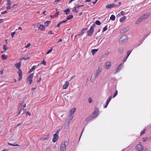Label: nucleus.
<instances>
[{
  "label": "nucleus",
  "instance_id": "72a5a7b5",
  "mask_svg": "<svg viewBox=\"0 0 151 151\" xmlns=\"http://www.w3.org/2000/svg\"><path fill=\"white\" fill-rule=\"evenodd\" d=\"M30 58V57H29V56H27L26 57H23L22 59L21 60H28Z\"/></svg>",
  "mask_w": 151,
  "mask_h": 151
},
{
  "label": "nucleus",
  "instance_id": "1a4fd4ad",
  "mask_svg": "<svg viewBox=\"0 0 151 151\" xmlns=\"http://www.w3.org/2000/svg\"><path fill=\"white\" fill-rule=\"evenodd\" d=\"M127 40V36L126 35H123L120 38L119 40L120 42H125Z\"/></svg>",
  "mask_w": 151,
  "mask_h": 151
},
{
  "label": "nucleus",
  "instance_id": "5fc2aeb1",
  "mask_svg": "<svg viewBox=\"0 0 151 151\" xmlns=\"http://www.w3.org/2000/svg\"><path fill=\"white\" fill-rule=\"evenodd\" d=\"M84 6V5H77V8H79V7H83Z\"/></svg>",
  "mask_w": 151,
  "mask_h": 151
},
{
  "label": "nucleus",
  "instance_id": "680f3d73",
  "mask_svg": "<svg viewBox=\"0 0 151 151\" xmlns=\"http://www.w3.org/2000/svg\"><path fill=\"white\" fill-rule=\"evenodd\" d=\"M21 124H22V123H20L18 124L17 125L16 127H17L19 126H20Z\"/></svg>",
  "mask_w": 151,
  "mask_h": 151
},
{
  "label": "nucleus",
  "instance_id": "b1692460",
  "mask_svg": "<svg viewBox=\"0 0 151 151\" xmlns=\"http://www.w3.org/2000/svg\"><path fill=\"white\" fill-rule=\"evenodd\" d=\"M73 17V16L72 15H70L67 18V20H70L72 19Z\"/></svg>",
  "mask_w": 151,
  "mask_h": 151
},
{
  "label": "nucleus",
  "instance_id": "412c9836",
  "mask_svg": "<svg viewBox=\"0 0 151 151\" xmlns=\"http://www.w3.org/2000/svg\"><path fill=\"white\" fill-rule=\"evenodd\" d=\"M51 21H47L44 22L45 26L47 27L49 25L50 23L51 22Z\"/></svg>",
  "mask_w": 151,
  "mask_h": 151
},
{
  "label": "nucleus",
  "instance_id": "f03ea898",
  "mask_svg": "<svg viewBox=\"0 0 151 151\" xmlns=\"http://www.w3.org/2000/svg\"><path fill=\"white\" fill-rule=\"evenodd\" d=\"M69 144V141H64L63 142L61 143L60 146V151H66V147Z\"/></svg>",
  "mask_w": 151,
  "mask_h": 151
},
{
  "label": "nucleus",
  "instance_id": "4c0bfd02",
  "mask_svg": "<svg viewBox=\"0 0 151 151\" xmlns=\"http://www.w3.org/2000/svg\"><path fill=\"white\" fill-rule=\"evenodd\" d=\"M7 5H10V4H11V0H8L7 1Z\"/></svg>",
  "mask_w": 151,
  "mask_h": 151
},
{
  "label": "nucleus",
  "instance_id": "c03bdc74",
  "mask_svg": "<svg viewBox=\"0 0 151 151\" xmlns=\"http://www.w3.org/2000/svg\"><path fill=\"white\" fill-rule=\"evenodd\" d=\"M52 48L50 50H48L46 54H48L52 52Z\"/></svg>",
  "mask_w": 151,
  "mask_h": 151
},
{
  "label": "nucleus",
  "instance_id": "6e6552de",
  "mask_svg": "<svg viewBox=\"0 0 151 151\" xmlns=\"http://www.w3.org/2000/svg\"><path fill=\"white\" fill-rule=\"evenodd\" d=\"M59 133V131H58L55 134H53V137L52 141L54 142H55L58 141V138Z\"/></svg>",
  "mask_w": 151,
  "mask_h": 151
},
{
  "label": "nucleus",
  "instance_id": "473e14b6",
  "mask_svg": "<svg viewBox=\"0 0 151 151\" xmlns=\"http://www.w3.org/2000/svg\"><path fill=\"white\" fill-rule=\"evenodd\" d=\"M64 12H65L66 14H67L69 13L70 10L69 9H67L66 10H64Z\"/></svg>",
  "mask_w": 151,
  "mask_h": 151
},
{
  "label": "nucleus",
  "instance_id": "0eeeda50",
  "mask_svg": "<svg viewBox=\"0 0 151 151\" xmlns=\"http://www.w3.org/2000/svg\"><path fill=\"white\" fill-rule=\"evenodd\" d=\"M34 74L33 73L30 74L27 79V83L28 84H30L33 81Z\"/></svg>",
  "mask_w": 151,
  "mask_h": 151
},
{
  "label": "nucleus",
  "instance_id": "a878e982",
  "mask_svg": "<svg viewBox=\"0 0 151 151\" xmlns=\"http://www.w3.org/2000/svg\"><path fill=\"white\" fill-rule=\"evenodd\" d=\"M110 19L113 21H114L115 19V17L114 15H112L110 17Z\"/></svg>",
  "mask_w": 151,
  "mask_h": 151
},
{
  "label": "nucleus",
  "instance_id": "603ef678",
  "mask_svg": "<svg viewBox=\"0 0 151 151\" xmlns=\"http://www.w3.org/2000/svg\"><path fill=\"white\" fill-rule=\"evenodd\" d=\"M7 13V12L5 10V11H4L3 12L1 13V14H6V13Z\"/></svg>",
  "mask_w": 151,
  "mask_h": 151
},
{
  "label": "nucleus",
  "instance_id": "052dcab7",
  "mask_svg": "<svg viewBox=\"0 0 151 151\" xmlns=\"http://www.w3.org/2000/svg\"><path fill=\"white\" fill-rule=\"evenodd\" d=\"M8 144L9 145L12 146H14V144H12L11 143H8Z\"/></svg>",
  "mask_w": 151,
  "mask_h": 151
},
{
  "label": "nucleus",
  "instance_id": "7c9ffc66",
  "mask_svg": "<svg viewBox=\"0 0 151 151\" xmlns=\"http://www.w3.org/2000/svg\"><path fill=\"white\" fill-rule=\"evenodd\" d=\"M111 96H110L109 97V98H108V100H107V101L106 102V103H107V104H108L109 103V102H110V101L111 100Z\"/></svg>",
  "mask_w": 151,
  "mask_h": 151
},
{
  "label": "nucleus",
  "instance_id": "e2e57ef3",
  "mask_svg": "<svg viewBox=\"0 0 151 151\" xmlns=\"http://www.w3.org/2000/svg\"><path fill=\"white\" fill-rule=\"evenodd\" d=\"M3 73V70H1L0 71V74L1 75H2Z\"/></svg>",
  "mask_w": 151,
  "mask_h": 151
},
{
  "label": "nucleus",
  "instance_id": "c9c22d12",
  "mask_svg": "<svg viewBox=\"0 0 151 151\" xmlns=\"http://www.w3.org/2000/svg\"><path fill=\"white\" fill-rule=\"evenodd\" d=\"M96 24L98 25H100L101 24V22L99 20H97L95 22Z\"/></svg>",
  "mask_w": 151,
  "mask_h": 151
},
{
  "label": "nucleus",
  "instance_id": "dca6fc26",
  "mask_svg": "<svg viewBox=\"0 0 151 151\" xmlns=\"http://www.w3.org/2000/svg\"><path fill=\"white\" fill-rule=\"evenodd\" d=\"M38 29L41 31L45 30V27L44 25L40 24L38 27Z\"/></svg>",
  "mask_w": 151,
  "mask_h": 151
},
{
  "label": "nucleus",
  "instance_id": "3c124183",
  "mask_svg": "<svg viewBox=\"0 0 151 151\" xmlns=\"http://www.w3.org/2000/svg\"><path fill=\"white\" fill-rule=\"evenodd\" d=\"M31 45V44L30 43H28L27 45L25 47L26 48H28Z\"/></svg>",
  "mask_w": 151,
  "mask_h": 151
},
{
  "label": "nucleus",
  "instance_id": "2eb2a0df",
  "mask_svg": "<svg viewBox=\"0 0 151 151\" xmlns=\"http://www.w3.org/2000/svg\"><path fill=\"white\" fill-rule=\"evenodd\" d=\"M105 68L106 69H108L111 66V63L110 62H106L105 65Z\"/></svg>",
  "mask_w": 151,
  "mask_h": 151
},
{
  "label": "nucleus",
  "instance_id": "cd10ccee",
  "mask_svg": "<svg viewBox=\"0 0 151 151\" xmlns=\"http://www.w3.org/2000/svg\"><path fill=\"white\" fill-rule=\"evenodd\" d=\"M50 136L48 135L47 137H42L40 139L41 140H47L48 139V138Z\"/></svg>",
  "mask_w": 151,
  "mask_h": 151
},
{
  "label": "nucleus",
  "instance_id": "6e6d98bb",
  "mask_svg": "<svg viewBox=\"0 0 151 151\" xmlns=\"http://www.w3.org/2000/svg\"><path fill=\"white\" fill-rule=\"evenodd\" d=\"M67 20L66 19V20H63V21L60 22H61V24H62V23H65V22H67Z\"/></svg>",
  "mask_w": 151,
  "mask_h": 151
},
{
  "label": "nucleus",
  "instance_id": "393cba45",
  "mask_svg": "<svg viewBox=\"0 0 151 151\" xmlns=\"http://www.w3.org/2000/svg\"><path fill=\"white\" fill-rule=\"evenodd\" d=\"M70 121H68V122H66L64 124L65 126V127H66L67 128L69 126V123H70Z\"/></svg>",
  "mask_w": 151,
  "mask_h": 151
},
{
  "label": "nucleus",
  "instance_id": "aec40b11",
  "mask_svg": "<svg viewBox=\"0 0 151 151\" xmlns=\"http://www.w3.org/2000/svg\"><path fill=\"white\" fill-rule=\"evenodd\" d=\"M7 56L5 54H3L1 56V59L3 60H4L7 59Z\"/></svg>",
  "mask_w": 151,
  "mask_h": 151
},
{
  "label": "nucleus",
  "instance_id": "c85d7f7f",
  "mask_svg": "<svg viewBox=\"0 0 151 151\" xmlns=\"http://www.w3.org/2000/svg\"><path fill=\"white\" fill-rule=\"evenodd\" d=\"M126 18V17L125 16H124L122 17L120 19L119 21L120 22H122L124 21Z\"/></svg>",
  "mask_w": 151,
  "mask_h": 151
},
{
  "label": "nucleus",
  "instance_id": "a19ab883",
  "mask_svg": "<svg viewBox=\"0 0 151 151\" xmlns=\"http://www.w3.org/2000/svg\"><path fill=\"white\" fill-rule=\"evenodd\" d=\"M109 52L108 51H107L105 52L104 53L105 57L109 55Z\"/></svg>",
  "mask_w": 151,
  "mask_h": 151
},
{
  "label": "nucleus",
  "instance_id": "13d9d810",
  "mask_svg": "<svg viewBox=\"0 0 151 151\" xmlns=\"http://www.w3.org/2000/svg\"><path fill=\"white\" fill-rule=\"evenodd\" d=\"M41 78L40 77V79L37 81V83H39L40 82V81L41 80Z\"/></svg>",
  "mask_w": 151,
  "mask_h": 151
},
{
  "label": "nucleus",
  "instance_id": "5701e85b",
  "mask_svg": "<svg viewBox=\"0 0 151 151\" xmlns=\"http://www.w3.org/2000/svg\"><path fill=\"white\" fill-rule=\"evenodd\" d=\"M35 66L34 65L29 70V73H31L33 70H35Z\"/></svg>",
  "mask_w": 151,
  "mask_h": 151
},
{
  "label": "nucleus",
  "instance_id": "bf43d9fd",
  "mask_svg": "<svg viewBox=\"0 0 151 151\" xmlns=\"http://www.w3.org/2000/svg\"><path fill=\"white\" fill-rule=\"evenodd\" d=\"M87 28H83V29L82 30H83V31H86V30H87Z\"/></svg>",
  "mask_w": 151,
  "mask_h": 151
},
{
  "label": "nucleus",
  "instance_id": "f8f14e48",
  "mask_svg": "<svg viewBox=\"0 0 151 151\" xmlns=\"http://www.w3.org/2000/svg\"><path fill=\"white\" fill-rule=\"evenodd\" d=\"M69 85V82L68 81H66L63 86V88L64 89H66L68 88Z\"/></svg>",
  "mask_w": 151,
  "mask_h": 151
},
{
  "label": "nucleus",
  "instance_id": "0e129e2a",
  "mask_svg": "<svg viewBox=\"0 0 151 151\" xmlns=\"http://www.w3.org/2000/svg\"><path fill=\"white\" fill-rule=\"evenodd\" d=\"M61 24V22H60L59 23H58V25H57V27H60V25Z\"/></svg>",
  "mask_w": 151,
  "mask_h": 151
},
{
  "label": "nucleus",
  "instance_id": "20e7f679",
  "mask_svg": "<svg viewBox=\"0 0 151 151\" xmlns=\"http://www.w3.org/2000/svg\"><path fill=\"white\" fill-rule=\"evenodd\" d=\"M95 24L93 23L91 27L89 30L87 32V34L88 36H91L93 34L94 30V28L95 27Z\"/></svg>",
  "mask_w": 151,
  "mask_h": 151
},
{
  "label": "nucleus",
  "instance_id": "f257e3e1",
  "mask_svg": "<svg viewBox=\"0 0 151 151\" xmlns=\"http://www.w3.org/2000/svg\"><path fill=\"white\" fill-rule=\"evenodd\" d=\"M15 67L16 68L18 69V71L17 72L18 74L19 78L18 80L19 81L21 80L22 78V73L21 70L20 68V67L21 66V63H17L15 65Z\"/></svg>",
  "mask_w": 151,
  "mask_h": 151
},
{
  "label": "nucleus",
  "instance_id": "423d86ee",
  "mask_svg": "<svg viewBox=\"0 0 151 151\" xmlns=\"http://www.w3.org/2000/svg\"><path fill=\"white\" fill-rule=\"evenodd\" d=\"M118 4H115V3L108 4L106 6V8L108 9H111L112 7L119 6L121 4V2L120 1H119L118 2Z\"/></svg>",
  "mask_w": 151,
  "mask_h": 151
},
{
  "label": "nucleus",
  "instance_id": "ea45409f",
  "mask_svg": "<svg viewBox=\"0 0 151 151\" xmlns=\"http://www.w3.org/2000/svg\"><path fill=\"white\" fill-rule=\"evenodd\" d=\"M41 64H44L45 65H46V62L44 60H43L41 63Z\"/></svg>",
  "mask_w": 151,
  "mask_h": 151
},
{
  "label": "nucleus",
  "instance_id": "39448f33",
  "mask_svg": "<svg viewBox=\"0 0 151 151\" xmlns=\"http://www.w3.org/2000/svg\"><path fill=\"white\" fill-rule=\"evenodd\" d=\"M99 112L98 108L96 107L95 108L94 111L91 115L92 118H93L97 117L99 114Z\"/></svg>",
  "mask_w": 151,
  "mask_h": 151
},
{
  "label": "nucleus",
  "instance_id": "ddd939ff",
  "mask_svg": "<svg viewBox=\"0 0 151 151\" xmlns=\"http://www.w3.org/2000/svg\"><path fill=\"white\" fill-rule=\"evenodd\" d=\"M144 20L142 16H141L137 19L136 22V24H139Z\"/></svg>",
  "mask_w": 151,
  "mask_h": 151
},
{
  "label": "nucleus",
  "instance_id": "2f4dec72",
  "mask_svg": "<svg viewBox=\"0 0 151 151\" xmlns=\"http://www.w3.org/2000/svg\"><path fill=\"white\" fill-rule=\"evenodd\" d=\"M119 52L120 53H122L123 51V49L122 48H119L118 49Z\"/></svg>",
  "mask_w": 151,
  "mask_h": 151
},
{
  "label": "nucleus",
  "instance_id": "c756f323",
  "mask_svg": "<svg viewBox=\"0 0 151 151\" xmlns=\"http://www.w3.org/2000/svg\"><path fill=\"white\" fill-rule=\"evenodd\" d=\"M146 128H144L141 132L140 135H141L144 134L146 131Z\"/></svg>",
  "mask_w": 151,
  "mask_h": 151
},
{
  "label": "nucleus",
  "instance_id": "79ce46f5",
  "mask_svg": "<svg viewBox=\"0 0 151 151\" xmlns=\"http://www.w3.org/2000/svg\"><path fill=\"white\" fill-rule=\"evenodd\" d=\"M72 114H71L70 115H69V118H70V121H71V120H72L73 119V116L72 115Z\"/></svg>",
  "mask_w": 151,
  "mask_h": 151
},
{
  "label": "nucleus",
  "instance_id": "9d476101",
  "mask_svg": "<svg viewBox=\"0 0 151 151\" xmlns=\"http://www.w3.org/2000/svg\"><path fill=\"white\" fill-rule=\"evenodd\" d=\"M101 68H99L97 69L95 74L94 75V77L95 78H97L99 75V74L101 72Z\"/></svg>",
  "mask_w": 151,
  "mask_h": 151
},
{
  "label": "nucleus",
  "instance_id": "4d7b16f0",
  "mask_svg": "<svg viewBox=\"0 0 151 151\" xmlns=\"http://www.w3.org/2000/svg\"><path fill=\"white\" fill-rule=\"evenodd\" d=\"M120 13L122 15H124V12H123V11H122Z\"/></svg>",
  "mask_w": 151,
  "mask_h": 151
},
{
  "label": "nucleus",
  "instance_id": "6ab92c4d",
  "mask_svg": "<svg viewBox=\"0 0 151 151\" xmlns=\"http://www.w3.org/2000/svg\"><path fill=\"white\" fill-rule=\"evenodd\" d=\"M98 49H93L91 50V52L93 55H94V54H95L96 52H97L98 51Z\"/></svg>",
  "mask_w": 151,
  "mask_h": 151
},
{
  "label": "nucleus",
  "instance_id": "4be33fe9",
  "mask_svg": "<svg viewBox=\"0 0 151 151\" xmlns=\"http://www.w3.org/2000/svg\"><path fill=\"white\" fill-rule=\"evenodd\" d=\"M76 108H74L73 109H72L70 110V112L71 114H73L76 111Z\"/></svg>",
  "mask_w": 151,
  "mask_h": 151
},
{
  "label": "nucleus",
  "instance_id": "de8ad7c7",
  "mask_svg": "<svg viewBox=\"0 0 151 151\" xmlns=\"http://www.w3.org/2000/svg\"><path fill=\"white\" fill-rule=\"evenodd\" d=\"M12 8L11 7V6L10 5H8V6H7L6 8V9L8 10L9 9H10Z\"/></svg>",
  "mask_w": 151,
  "mask_h": 151
},
{
  "label": "nucleus",
  "instance_id": "09e8293b",
  "mask_svg": "<svg viewBox=\"0 0 151 151\" xmlns=\"http://www.w3.org/2000/svg\"><path fill=\"white\" fill-rule=\"evenodd\" d=\"M131 52L129 51H128L127 52V57H128L129 55H130V53H131Z\"/></svg>",
  "mask_w": 151,
  "mask_h": 151
},
{
  "label": "nucleus",
  "instance_id": "9b49d317",
  "mask_svg": "<svg viewBox=\"0 0 151 151\" xmlns=\"http://www.w3.org/2000/svg\"><path fill=\"white\" fill-rule=\"evenodd\" d=\"M136 149L137 150L141 151L143 149V147L140 144L137 145L136 147Z\"/></svg>",
  "mask_w": 151,
  "mask_h": 151
},
{
  "label": "nucleus",
  "instance_id": "bb28decb",
  "mask_svg": "<svg viewBox=\"0 0 151 151\" xmlns=\"http://www.w3.org/2000/svg\"><path fill=\"white\" fill-rule=\"evenodd\" d=\"M3 50H4V52L6 51L8 49V48L7 47V46L6 45H3Z\"/></svg>",
  "mask_w": 151,
  "mask_h": 151
},
{
  "label": "nucleus",
  "instance_id": "f704fd0d",
  "mask_svg": "<svg viewBox=\"0 0 151 151\" xmlns=\"http://www.w3.org/2000/svg\"><path fill=\"white\" fill-rule=\"evenodd\" d=\"M148 138L147 137H144L142 139V141L143 142H145L147 140Z\"/></svg>",
  "mask_w": 151,
  "mask_h": 151
},
{
  "label": "nucleus",
  "instance_id": "49530a36",
  "mask_svg": "<svg viewBox=\"0 0 151 151\" xmlns=\"http://www.w3.org/2000/svg\"><path fill=\"white\" fill-rule=\"evenodd\" d=\"M59 14V12H57L56 13V14L54 15L55 17H58Z\"/></svg>",
  "mask_w": 151,
  "mask_h": 151
},
{
  "label": "nucleus",
  "instance_id": "774afa93",
  "mask_svg": "<svg viewBox=\"0 0 151 151\" xmlns=\"http://www.w3.org/2000/svg\"><path fill=\"white\" fill-rule=\"evenodd\" d=\"M3 22V20L2 19H0V23H1Z\"/></svg>",
  "mask_w": 151,
  "mask_h": 151
},
{
  "label": "nucleus",
  "instance_id": "a18cd8bd",
  "mask_svg": "<svg viewBox=\"0 0 151 151\" xmlns=\"http://www.w3.org/2000/svg\"><path fill=\"white\" fill-rule=\"evenodd\" d=\"M15 34V32H13L11 33V35L12 37V38H13L14 37V36Z\"/></svg>",
  "mask_w": 151,
  "mask_h": 151
},
{
  "label": "nucleus",
  "instance_id": "7ed1b4c3",
  "mask_svg": "<svg viewBox=\"0 0 151 151\" xmlns=\"http://www.w3.org/2000/svg\"><path fill=\"white\" fill-rule=\"evenodd\" d=\"M24 102L25 101H23L20 103V104L21 106V108L18 115H19L21 113L22 109L24 110H27V109L24 108L26 107V104L24 103Z\"/></svg>",
  "mask_w": 151,
  "mask_h": 151
},
{
  "label": "nucleus",
  "instance_id": "37998d69",
  "mask_svg": "<svg viewBox=\"0 0 151 151\" xmlns=\"http://www.w3.org/2000/svg\"><path fill=\"white\" fill-rule=\"evenodd\" d=\"M26 115L27 116H31L30 113L28 111L26 112Z\"/></svg>",
  "mask_w": 151,
  "mask_h": 151
},
{
  "label": "nucleus",
  "instance_id": "69168bd1",
  "mask_svg": "<svg viewBox=\"0 0 151 151\" xmlns=\"http://www.w3.org/2000/svg\"><path fill=\"white\" fill-rule=\"evenodd\" d=\"M62 41V39H60L57 42L58 43H59L60 42H61Z\"/></svg>",
  "mask_w": 151,
  "mask_h": 151
},
{
  "label": "nucleus",
  "instance_id": "8fccbe9b",
  "mask_svg": "<svg viewBox=\"0 0 151 151\" xmlns=\"http://www.w3.org/2000/svg\"><path fill=\"white\" fill-rule=\"evenodd\" d=\"M89 102V103H91L92 102V100L91 98H89L88 99Z\"/></svg>",
  "mask_w": 151,
  "mask_h": 151
},
{
  "label": "nucleus",
  "instance_id": "a211bd4d",
  "mask_svg": "<svg viewBox=\"0 0 151 151\" xmlns=\"http://www.w3.org/2000/svg\"><path fill=\"white\" fill-rule=\"evenodd\" d=\"M78 8H77V6H75L74 7L72 10V12L75 13H77L79 11Z\"/></svg>",
  "mask_w": 151,
  "mask_h": 151
},
{
  "label": "nucleus",
  "instance_id": "f3484780",
  "mask_svg": "<svg viewBox=\"0 0 151 151\" xmlns=\"http://www.w3.org/2000/svg\"><path fill=\"white\" fill-rule=\"evenodd\" d=\"M150 15V14L149 13H147L143 14V15L142 16L145 20Z\"/></svg>",
  "mask_w": 151,
  "mask_h": 151
},
{
  "label": "nucleus",
  "instance_id": "e433bc0d",
  "mask_svg": "<svg viewBox=\"0 0 151 151\" xmlns=\"http://www.w3.org/2000/svg\"><path fill=\"white\" fill-rule=\"evenodd\" d=\"M107 26H106L103 28V32H104L105 31H106L107 30Z\"/></svg>",
  "mask_w": 151,
  "mask_h": 151
},
{
  "label": "nucleus",
  "instance_id": "338daca9",
  "mask_svg": "<svg viewBox=\"0 0 151 151\" xmlns=\"http://www.w3.org/2000/svg\"><path fill=\"white\" fill-rule=\"evenodd\" d=\"M90 117H89V118H87L86 119V121H88L90 120V119H90Z\"/></svg>",
  "mask_w": 151,
  "mask_h": 151
},
{
  "label": "nucleus",
  "instance_id": "58836bf2",
  "mask_svg": "<svg viewBox=\"0 0 151 151\" xmlns=\"http://www.w3.org/2000/svg\"><path fill=\"white\" fill-rule=\"evenodd\" d=\"M117 94H118V91L117 90H116L115 91V92L113 98L115 97L117 95Z\"/></svg>",
  "mask_w": 151,
  "mask_h": 151
},
{
  "label": "nucleus",
  "instance_id": "4468645a",
  "mask_svg": "<svg viewBox=\"0 0 151 151\" xmlns=\"http://www.w3.org/2000/svg\"><path fill=\"white\" fill-rule=\"evenodd\" d=\"M122 68V63H121L115 72V73H116L120 71Z\"/></svg>",
  "mask_w": 151,
  "mask_h": 151
},
{
  "label": "nucleus",
  "instance_id": "864d4df0",
  "mask_svg": "<svg viewBox=\"0 0 151 151\" xmlns=\"http://www.w3.org/2000/svg\"><path fill=\"white\" fill-rule=\"evenodd\" d=\"M54 34V33H52V31H49L48 32V34L49 35H50V34Z\"/></svg>",
  "mask_w": 151,
  "mask_h": 151
}]
</instances>
